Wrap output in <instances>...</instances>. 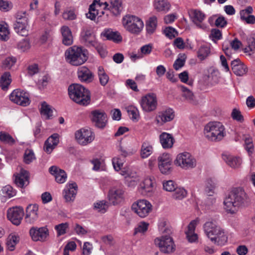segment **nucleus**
<instances>
[{
  "mask_svg": "<svg viewBox=\"0 0 255 255\" xmlns=\"http://www.w3.org/2000/svg\"><path fill=\"white\" fill-rule=\"evenodd\" d=\"M250 202L248 196L241 188L233 190L226 198L224 204L226 210L232 213H235L241 206L247 205Z\"/></svg>",
  "mask_w": 255,
  "mask_h": 255,
  "instance_id": "nucleus-1",
  "label": "nucleus"
},
{
  "mask_svg": "<svg viewBox=\"0 0 255 255\" xmlns=\"http://www.w3.org/2000/svg\"><path fill=\"white\" fill-rule=\"evenodd\" d=\"M203 230L207 237L215 245L224 246L228 241V236L225 230L215 221L205 222Z\"/></svg>",
  "mask_w": 255,
  "mask_h": 255,
  "instance_id": "nucleus-2",
  "label": "nucleus"
},
{
  "mask_svg": "<svg viewBox=\"0 0 255 255\" xmlns=\"http://www.w3.org/2000/svg\"><path fill=\"white\" fill-rule=\"evenodd\" d=\"M65 57L67 62L72 66H78L83 64L87 61L89 52L82 47L74 45L66 50Z\"/></svg>",
  "mask_w": 255,
  "mask_h": 255,
  "instance_id": "nucleus-3",
  "label": "nucleus"
},
{
  "mask_svg": "<svg viewBox=\"0 0 255 255\" xmlns=\"http://www.w3.org/2000/svg\"><path fill=\"white\" fill-rule=\"evenodd\" d=\"M68 94L72 100L80 105L87 106L90 102V91L80 84H73L70 85Z\"/></svg>",
  "mask_w": 255,
  "mask_h": 255,
  "instance_id": "nucleus-4",
  "label": "nucleus"
},
{
  "mask_svg": "<svg viewBox=\"0 0 255 255\" xmlns=\"http://www.w3.org/2000/svg\"><path fill=\"white\" fill-rule=\"evenodd\" d=\"M204 133L209 140L214 142L221 141L226 135L224 126L218 122H209L206 124Z\"/></svg>",
  "mask_w": 255,
  "mask_h": 255,
  "instance_id": "nucleus-5",
  "label": "nucleus"
},
{
  "mask_svg": "<svg viewBox=\"0 0 255 255\" xmlns=\"http://www.w3.org/2000/svg\"><path fill=\"white\" fill-rule=\"evenodd\" d=\"M122 23L127 31L134 34H139L144 26L143 22L139 17L129 14L123 17Z\"/></svg>",
  "mask_w": 255,
  "mask_h": 255,
  "instance_id": "nucleus-6",
  "label": "nucleus"
},
{
  "mask_svg": "<svg viewBox=\"0 0 255 255\" xmlns=\"http://www.w3.org/2000/svg\"><path fill=\"white\" fill-rule=\"evenodd\" d=\"M29 16L26 11H18L16 14V21L14 24L15 31L20 35L26 36L28 34Z\"/></svg>",
  "mask_w": 255,
  "mask_h": 255,
  "instance_id": "nucleus-7",
  "label": "nucleus"
},
{
  "mask_svg": "<svg viewBox=\"0 0 255 255\" xmlns=\"http://www.w3.org/2000/svg\"><path fill=\"white\" fill-rule=\"evenodd\" d=\"M154 244L161 252L165 254H170L175 250L173 240L169 235L161 236L155 238Z\"/></svg>",
  "mask_w": 255,
  "mask_h": 255,
  "instance_id": "nucleus-8",
  "label": "nucleus"
},
{
  "mask_svg": "<svg viewBox=\"0 0 255 255\" xmlns=\"http://www.w3.org/2000/svg\"><path fill=\"white\" fill-rule=\"evenodd\" d=\"M174 163L183 169H189L196 166V160L190 153L183 152L177 154Z\"/></svg>",
  "mask_w": 255,
  "mask_h": 255,
  "instance_id": "nucleus-9",
  "label": "nucleus"
},
{
  "mask_svg": "<svg viewBox=\"0 0 255 255\" xmlns=\"http://www.w3.org/2000/svg\"><path fill=\"white\" fill-rule=\"evenodd\" d=\"M108 6L107 2H102L100 0H94L89 6V11L86 14V17L91 20H95L97 16L98 18L101 17L105 14L102 7L106 9Z\"/></svg>",
  "mask_w": 255,
  "mask_h": 255,
  "instance_id": "nucleus-10",
  "label": "nucleus"
},
{
  "mask_svg": "<svg viewBox=\"0 0 255 255\" xmlns=\"http://www.w3.org/2000/svg\"><path fill=\"white\" fill-rule=\"evenodd\" d=\"M142 110L145 112L154 111L157 107V99L155 94L148 93L141 98L139 102Z\"/></svg>",
  "mask_w": 255,
  "mask_h": 255,
  "instance_id": "nucleus-11",
  "label": "nucleus"
},
{
  "mask_svg": "<svg viewBox=\"0 0 255 255\" xmlns=\"http://www.w3.org/2000/svg\"><path fill=\"white\" fill-rule=\"evenodd\" d=\"M9 98L12 102L21 106L26 107L30 103L29 93L22 90L17 89L13 90Z\"/></svg>",
  "mask_w": 255,
  "mask_h": 255,
  "instance_id": "nucleus-12",
  "label": "nucleus"
},
{
  "mask_svg": "<svg viewBox=\"0 0 255 255\" xmlns=\"http://www.w3.org/2000/svg\"><path fill=\"white\" fill-rule=\"evenodd\" d=\"M75 136L80 144L86 145L94 140L95 134L90 129L81 128L75 132Z\"/></svg>",
  "mask_w": 255,
  "mask_h": 255,
  "instance_id": "nucleus-13",
  "label": "nucleus"
},
{
  "mask_svg": "<svg viewBox=\"0 0 255 255\" xmlns=\"http://www.w3.org/2000/svg\"><path fill=\"white\" fill-rule=\"evenodd\" d=\"M132 209L140 217L144 218L151 211L152 205L147 200H139L132 204Z\"/></svg>",
  "mask_w": 255,
  "mask_h": 255,
  "instance_id": "nucleus-14",
  "label": "nucleus"
},
{
  "mask_svg": "<svg viewBox=\"0 0 255 255\" xmlns=\"http://www.w3.org/2000/svg\"><path fill=\"white\" fill-rule=\"evenodd\" d=\"M24 215L23 209L21 207H14L9 208L7 212V218L15 225H19Z\"/></svg>",
  "mask_w": 255,
  "mask_h": 255,
  "instance_id": "nucleus-15",
  "label": "nucleus"
},
{
  "mask_svg": "<svg viewBox=\"0 0 255 255\" xmlns=\"http://www.w3.org/2000/svg\"><path fill=\"white\" fill-rule=\"evenodd\" d=\"M158 166L160 171L164 174H168L171 171L172 160L169 154L163 153L158 157Z\"/></svg>",
  "mask_w": 255,
  "mask_h": 255,
  "instance_id": "nucleus-16",
  "label": "nucleus"
},
{
  "mask_svg": "<svg viewBox=\"0 0 255 255\" xmlns=\"http://www.w3.org/2000/svg\"><path fill=\"white\" fill-rule=\"evenodd\" d=\"M31 239L34 241H45L49 235L48 230L46 227H32L29 231Z\"/></svg>",
  "mask_w": 255,
  "mask_h": 255,
  "instance_id": "nucleus-17",
  "label": "nucleus"
},
{
  "mask_svg": "<svg viewBox=\"0 0 255 255\" xmlns=\"http://www.w3.org/2000/svg\"><path fill=\"white\" fill-rule=\"evenodd\" d=\"M91 120L96 127L104 128L107 122V115L103 111L95 110L91 113Z\"/></svg>",
  "mask_w": 255,
  "mask_h": 255,
  "instance_id": "nucleus-18",
  "label": "nucleus"
},
{
  "mask_svg": "<svg viewBox=\"0 0 255 255\" xmlns=\"http://www.w3.org/2000/svg\"><path fill=\"white\" fill-rule=\"evenodd\" d=\"M175 115L173 110L169 108L158 113L156 117L155 121L159 125H163L167 122L171 121L174 118Z\"/></svg>",
  "mask_w": 255,
  "mask_h": 255,
  "instance_id": "nucleus-19",
  "label": "nucleus"
},
{
  "mask_svg": "<svg viewBox=\"0 0 255 255\" xmlns=\"http://www.w3.org/2000/svg\"><path fill=\"white\" fill-rule=\"evenodd\" d=\"M154 189V182L151 177L144 178L139 184L138 191L143 195H148L152 193Z\"/></svg>",
  "mask_w": 255,
  "mask_h": 255,
  "instance_id": "nucleus-20",
  "label": "nucleus"
},
{
  "mask_svg": "<svg viewBox=\"0 0 255 255\" xmlns=\"http://www.w3.org/2000/svg\"><path fill=\"white\" fill-rule=\"evenodd\" d=\"M77 185L75 182L68 183L63 191V196L66 202L74 201L77 194Z\"/></svg>",
  "mask_w": 255,
  "mask_h": 255,
  "instance_id": "nucleus-21",
  "label": "nucleus"
},
{
  "mask_svg": "<svg viewBox=\"0 0 255 255\" xmlns=\"http://www.w3.org/2000/svg\"><path fill=\"white\" fill-rule=\"evenodd\" d=\"M14 181L15 184L19 187L23 188L29 184L28 172L21 169L18 173L14 174Z\"/></svg>",
  "mask_w": 255,
  "mask_h": 255,
  "instance_id": "nucleus-22",
  "label": "nucleus"
},
{
  "mask_svg": "<svg viewBox=\"0 0 255 255\" xmlns=\"http://www.w3.org/2000/svg\"><path fill=\"white\" fill-rule=\"evenodd\" d=\"M38 206L37 204H30L26 209L25 220L29 224L34 223L38 218Z\"/></svg>",
  "mask_w": 255,
  "mask_h": 255,
  "instance_id": "nucleus-23",
  "label": "nucleus"
},
{
  "mask_svg": "<svg viewBox=\"0 0 255 255\" xmlns=\"http://www.w3.org/2000/svg\"><path fill=\"white\" fill-rule=\"evenodd\" d=\"M193 22L199 28L204 29L206 28L205 24L202 23L205 18V14L201 10L192 9L190 12Z\"/></svg>",
  "mask_w": 255,
  "mask_h": 255,
  "instance_id": "nucleus-24",
  "label": "nucleus"
},
{
  "mask_svg": "<svg viewBox=\"0 0 255 255\" xmlns=\"http://www.w3.org/2000/svg\"><path fill=\"white\" fill-rule=\"evenodd\" d=\"M198 223L199 220L196 219L192 220L187 227V230L185 232V234L190 243L196 242L198 240V236L195 233V230Z\"/></svg>",
  "mask_w": 255,
  "mask_h": 255,
  "instance_id": "nucleus-25",
  "label": "nucleus"
},
{
  "mask_svg": "<svg viewBox=\"0 0 255 255\" xmlns=\"http://www.w3.org/2000/svg\"><path fill=\"white\" fill-rule=\"evenodd\" d=\"M124 191L120 188L114 187L109 193V199L113 204L116 205L121 202L123 199Z\"/></svg>",
  "mask_w": 255,
  "mask_h": 255,
  "instance_id": "nucleus-26",
  "label": "nucleus"
},
{
  "mask_svg": "<svg viewBox=\"0 0 255 255\" xmlns=\"http://www.w3.org/2000/svg\"><path fill=\"white\" fill-rule=\"evenodd\" d=\"M49 172L54 176L55 180L59 183H63L67 179V174L65 171L60 169L56 166H52L49 169Z\"/></svg>",
  "mask_w": 255,
  "mask_h": 255,
  "instance_id": "nucleus-27",
  "label": "nucleus"
},
{
  "mask_svg": "<svg viewBox=\"0 0 255 255\" xmlns=\"http://www.w3.org/2000/svg\"><path fill=\"white\" fill-rule=\"evenodd\" d=\"M77 75L79 79L81 82L89 83L92 81L94 78L92 72L85 66L78 68Z\"/></svg>",
  "mask_w": 255,
  "mask_h": 255,
  "instance_id": "nucleus-28",
  "label": "nucleus"
},
{
  "mask_svg": "<svg viewBox=\"0 0 255 255\" xmlns=\"http://www.w3.org/2000/svg\"><path fill=\"white\" fill-rule=\"evenodd\" d=\"M231 66L234 73L237 76H243L248 71L247 67L242 63L239 59L232 61Z\"/></svg>",
  "mask_w": 255,
  "mask_h": 255,
  "instance_id": "nucleus-29",
  "label": "nucleus"
},
{
  "mask_svg": "<svg viewBox=\"0 0 255 255\" xmlns=\"http://www.w3.org/2000/svg\"><path fill=\"white\" fill-rule=\"evenodd\" d=\"M59 142V135L54 133L49 136L45 141L44 146V150L48 153H50Z\"/></svg>",
  "mask_w": 255,
  "mask_h": 255,
  "instance_id": "nucleus-30",
  "label": "nucleus"
},
{
  "mask_svg": "<svg viewBox=\"0 0 255 255\" xmlns=\"http://www.w3.org/2000/svg\"><path fill=\"white\" fill-rule=\"evenodd\" d=\"M159 139L163 148L168 149L173 146L174 139L171 134L165 132H162L159 136Z\"/></svg>",
  "mask_w": 255,
  "mask_h": 255,
  "instance_id": "nucleus-31",
  "label": "nucleus"
},
{
  "mask_svg": "<svg viewBox=\"0 0 255 255\" xmlns=\"http://www.w3.org/2000/svg\"><path fill=\"white\" fill-rule=\"evenodd\" d=\"M101 35L105 37L108 40H112L115 42H121L122 40V37L118 31H114L112 29H105Z\"/></svg>",
  "mask_w": 255,
  "mask_h": 255,
  "instance_id": "nucleus-32",
  "label": "nucleus"
},
{
  "mask_svg": "<svg viewBox=\"0 0 255 255\" xmlns=\"http://www.w3.org/2000/svg\"><path fill=\"white\" fill-rule=\"evenodd\" d=\"M222 157L227 164L234 168L239 167L242 162V160L240 157L230 154H223Z\"/></svg>",
  "mask_w": 255,
  "mask_h": 255,
  "instance_id": "nucleus-33",
  "label": "nucleus"
},
{
  "mask_svg": "<svg viewBox=\"0 0 255 255\" xmlns=\"http://www.w3.org/2000/svg\"><path fill=\"white\" fill-rule=\"evenodd\" d=\"M63 37L62 42L65 45H70L73 43V36L70 28L67 26H63L61 29Z\"/></svg>",
  "mask_w": 255,
  "mask_h": 255,
  "instance_id": "nucleus-34",
  "label": "nucleus"
},
{
  "mask_svg": "<svg viewBox=\"0 0 255 255\" xmlns=\"http://www.w3.org/2000/svg\"><path fill=\"white\" fill-rule=\"evenodd\" d=\"M208 22L211 25H214L219 27H224L227 24V21L224 16H218L216 15H214L210 17L208 19Z\"/></svg>",
  "mask_w": 255,
  "mask_h": 255,
  "instance_id": "nucleus-35",
  "label": "nucleus"
},
{
  "mask_svg": "<svg viewBox=\"0 0 255 255\" xmlns=\"http://www.w3.org/2000/svg\"><path fill=\"white\" fill-rule=\"evenodd\" d=\"M153 5L157 11L164 13L168 11L170 8V4L167 0H154Z\"/></svg>",
  "mask_w": 255,
  "mask_h": 255,
  "instance_id": "nucleus-36",
  "label": "nucleus"
},
{
  "mask_svg": "<svg viewBox=\"0 0 255 255\" xmlns=\"http://www.w3.org/2000/svg\"><path fill=\"white\" fill-rule=\"evenodd\" d=\"M11 82V79L10 73L6 72L1 75L0 78V87L2 90L6 91Z\"/></svg>",
  "mask_w": 255,
  "mask_h": 255,
  "instance_id": "nucleus-37",
  "label": "nucleus"
},
{
  "mask_svg": "<svg viewBox=\"0 0 255 255\" xmlns=\"http://www.w3.org/2000/svg\"><path fill=\"white\" fill-rule=\"evenodd\" d=\"M153 152V147L149 142H144L140 149V156L142 158H147Z\"/></svg>",
  "mask_w": 255,
  "mask_h": 255,
  "instance_id": "nucleus-38",
  "label": "nucleus"
},
{
  "mask_svg": "<svg viewBox=\"0 0 255 255\" xmlns=\"http://www.w3.org/2000/svg\"><path fill=\"white\" fill-rule=\"evenodd\" d=\"M179 88L182 92V96L188 102L193 103L195 97L193 92L184 86H180Z\"/></svg>",
  "mask_w": 255,
  "mask_h": 255,
  "instance_id": "nucleus-39",
  "label": "nucleus"
},
{
  "mask_svg": "<svg viewBox=\"0 0 255 255\" xmlns=\"http://www.w3.org/2000/svg\"><path fill=\"white\" fill-rule=\"evenodd\" d=\"M110 11L115 15L120 14L123 9L120 0H111Z\"/></svg>",
  "mask_w": 255,
  "mask_h": 255,
  "instance_id": "nucleus-40",
  "label": "nucleus"
},
{
  "mask_svg": "<svg viewBox=\"0 0 255 255\" xmlns=\"http://www.w3.org/2000/svg\"><path fill=\"white\" fill-rule=\"evenodd\" d=\"M40 113L45 119H49L52 116L53 111L51 107L44 102L41 104Z\"/></svg>",
  "mask_w": 255,
  "mask_h": 255,
  "instance_id": "nucleus-41",
  "label": "nucleus"
},
{
  "mask_svg": "<svg viewBox=\"0 0 255 255\" xmlns=\"http://www.w3.org/2000/svg\"><path fill=\"white\" fill-rule=\"evenodd\" d=\"M31 47L30 41L28 39L24 38L19 41L16 44V48L22 52L28 51Z\"/></svg>",
  "mask_w": 255,
  "mask_h": 255,
  "instance_id": "nucleus-42",
  "label": "nucleus"
},
{
  "mask_svg": "<svg viewBox=\"0 0 255 255\" xmlns=\"http://www.w3.org/2000/svg\"><path fill=\"white\" fill-rule=\"evenodd\" d=\"M98 75L100 84L102 86H105L109 80V77L105 72L102 66H99L98 68Z\"/></svg>",
  "mask_w": 255,
  "mask_h": 255,
  "instance_id": "nucleus-43",
  "label": "nucleus"
},
{
  "mask_svg": "<svg viewBox=\"0 0 255 255\" xmlns=\"http://www.w3.org/2000/svg\"><path fill=\"white\" fill-rule=\"evenodd\" d=\"M157 26V18L155 16L151 17L146 23V29L148 34H152Z\"/></svg>",
  "mask_w": 255,
  "mask_h": 255,
  "instance_id": "nucleus-44",
  "label": "nucleus"
},
{
  "mask_svg": "<svg viewBox=\"0 0 255 255\" xmlns=\"http://www.w3.org/2000/svg\"><path fill=\"white\" fill-rule=\"evenodd\" d=\"M220 72L218 70L212 69L208 75V80L212 84L216 85L220 81Z\"/></svg>",
  "mask_w": 255,
  "mask_h": 255,
  "instance_id": "nucleus-45",
  "label": "nucleus"
},
{
  "mask_svg": "<svg viewBox=\"0 0 255 255\" xmlns=\"http://www.w3.org/2000/svg\"><path fill=\"white\" fill-rule=\"evenodd\" d=\"M19 242V238L15 235H9L7 239L6 246L9 251H13L15 245Z\"/></svg>",
  "mask_w": 255,
  "mask_h": 255,
  "instance_id": "nucleus-46",
  "label": "nucleus"
},
{
  "mask_svg": "<svg viewBox=\"0 0 255 255\" xmlns=\"http://www.w3.org/2000/svg\"><path fill=\"white\" fill-rule=\"evenodd\" d=\"M127 113L132 120H138L139 118L138 110L134 106L130 105L126 108Z\"/></svg>",
  "mask_w": 255,
  "mask_h": 255,
  "instance_id": "nucleus-47",
  "label": "nucleus"
},
{
  "mask_svg": "<svg viewBox=\"0 0 255 255\" xmlns=\"http://www.w3.org/2000/svg\"><path fill=\"white\" fill-rule=\"evenodd\" d=\"M215 182L211 179L207 180L205 184V191L208 196H212L215 193Z\"/></svg>",
  "mask_w": 255,
  "mask_h": 255,
  "instance_id": "nucleus-48",
  "label": "nucleus"
},
{
  "mask_svg": "<svg viewBox=\"0 0 255 255\" xmlns=\"http://www.w3.org/2000/svg\"><path fill=\"white\" fill-rule=\"evenodd\" d=\"M0 140L6 144L12 145L15 143V140L8 133L4 131L0 132Z\"/></svg>",
  "mask_w": 255,
  "mask_h": 255,
  "instance_id": "nucleus-49",
  "label": "nucleus"
},
{
  "mask_svg": "<svg viewBox=\"0 0 255 255\" xmlns=\"http://www.w3.org/2000/svg\"><path fill=\"white\" fill-rule=\"evenodd\" d=\"M36 158L33 151L30 149H26L23 155V161L26 164H29Z\"/></svg>",
  "mask_w": 255,
  "mask_h": 255,
  "instance_id": "nucleus-50",
  "label": "nucleus"
},
{
  "mask_svg": "<svg viewBox=\"0 0 255 255\" xmlns=\"http://www.w3.org/2000/svg\"><path fill=\"white\" fill-rule=\"evenodd\" d=\"M9 30L8 25L5 23H0V39L7 40L8 38Z\"/></svg>",
  "mask_w": 255,
  "mask_h": 255,
  "instance_id": "nucleus-51",
  "label": "nucleus"
},
{
  "mask_svg": "<svg viewBox=\"0 0 255 255\" xmlns=\"http://www.w3.org/2000/svg\"><path fill=\"white\" fill-rule=\"evenodd\" d=\"M172 195L173 198L175 199L181 200L186 197L187 192L186 190L181 187H176V189L174 191Z\"/></svg>",
  "mask_w": 255,
  "mask_h": 255,
  "instance_id": "nucleus-52",
  "label": "nucleus"
},
{
  "mask_svg": "<svg viewBox=\"0 0 255 255\" xmlns=\"http://www.w3.org/2000/svg\"><path fill=\"white\" fill-rule=\"evenodd\" d=\"M17 59L13 56H9L2 62V66L5 69H10L16 62Z\"/></svg>",
  "mask_w": 255,
  "mask_h": 255,
  "instance_id": "nucleus-53",
  "label": "nucleus"
},
{
  "mask_svg": "<svg viewBox=\"0 0 255 255\" xmlns=\"http://www.w3.org/2000/svg\"><path fill=\"white\" fill-rule=\"evenodd\" d=\"M2 194L6 197L11 198L16 195V191L12 186L7 185L3 187L1 190Z\"/></svg>",
  "mask_w": 255,
  "mask_h": 255,
  "instance_id": "nucleus-54",
  "label": "nucleus"
},
{
  "mask_svg": "<svg viewBox=\"0 0 255 255\" xmlns=\"http://www.w3.org/2000/svg\"><path fill=\"white\" fill-rule=\"evenodd\" d=\"M210 52V51L209 47L204 45L202 46L199 49L198 57L200 60H203L209 55Z\"/></svg>",
  "mask_w": 255,
  "mask_h": 255,
  "instance_id": "nucleus-55",
  "label": "nucleus"
},
{
  "mask_svg": "<svg viewBox=\"0 0 255 255\" xmlns=\"http://www.w3.org/2000/svg\"><path fill=\"white\" fill-rule=\"evenodd\" d=\"M108 208L107 202L105 201H99L94 204V208L98 212L105 213Z\"/></svg>",
  "mask_w": 255,
  "mask_h": 255,
  "instance_id": "nucleus-56",
  "label": "nucleus"
},
{
  "mask_svg": "<svg viewBox=\"0 0 255 255\" xmlns=\"http://www.w3.org/2000/svg\"><path fill=\"white\" fill-rule=\"evenodd\" d=\"M176 187L177 185L172 180H168L163 182V189L166 191L172 192L176 189Z\"/></svg>",
  "mask_w": 255,
  "mask_h": 255,
  "instance_id": "nucleus-57",
  "label": "nucleus"
},
{
  "mask_svg": "<svg viewBox=\"0 0 255 255\" xmlns=\"http://www.w3.org/2000/svg\"><path fill=\"white\" fill-rule=\"evenodd\" d=\"M186 57L185 55H181L174 62L173 67L176 70L182 68L185 64Z\"/></svg>",
  "mask_w": 255,
  "mask_h": 255,
  "instance_id": "nucleus-58",
  "label": "nucleus"
},
{
  "mask_svg": "<svg viewBox=\"0 0 255 255\" xmlns=\"http://www.w3.org/2000/svg\"><path fill=\"white\" fill-rule=\"evenodd\" d=\"M149 224L144 222H140L138 224L137 227L134 229V234L135 235L138 233H144L148 229Z\"/></svg>",
  "mask_w": 255,
  "mask_h": 255,
  "instance_id": "nucleus-59",
  "label": "nucleus"
},
{
  "mask_svg": "<svg viewBox=\"0 0 255 255\" xmlns=\"http://www.w3.org/2000/svg\"><path fill=\"white\" fill-rule=\"evenodd\" d=\"M83 40L87 45H94L95 43V38L89 32H87L83 36Z\"/></svg>",
  "mask_w": 255,
  "mask_h": 255,
  "instance_id": "nucleus-60",
  "label": "nucleus"
},
{
  "mask_svg": "<svg viewBox=\"0 0 255 255\" xmlns=\"http://www.w3.org/2000/svg\"><path fill=\"white\" fill-rule=\"evenodd\" d=\"M253 12V7L251 6H248L246 8L241 10V19L244 21L248 16H249Z\"/></svg>",
  "mask_w": 255,
  "mask_h": 255,
  "instance_id": "nucleus-61",
  "label": "nucleus"
},
{
  "mask_svg": "<svg viewBox=\"0 0 255 255\" xmlns=\"http://www.w3.org/2000/svg\"><path fill=\"white\" fill-rule=\"evenodd\" d=\"M68 227V224L67 223H62L56 225L55 229L57 231L58 236H61L65 234Z\"/></svg>",
  "mask_w": 255,
  "mask_h": 255,
  "instance_id": "nucleus-62",
  "label": "nucleus"
},
{
  "mask_svg": "<svg viewBox=\"0 0 255 255\" xmlns=\"http://www.w3.org/2000/svg\"><path fill=\"white\" fill-rule=\"evenodd\" d=\"M152 50V46L151 44H146L140 48V53L141 54L142 57L144 55H147L149 54Z\"/></svg>",
  "mask_w": 255,
  "mask_h": 255,
  "instance_id": "nucleus-63",
  "label": "nucleus"
},
{
  "mask_svg": "<svg viewBox=\"0 0 255 255\" xmlns=\"http://www.w3.org/2000/svg\"><path fill=\"white\" fill-rule=\"evenodd\" d=\"M231 116L234 120L238 122L242 123L244 120V117L242 115L240 111L236 109L233 110Z\"/></svg>",
  "mask_w": 255,
  "mask_h": 255,
  "instance_id": "nucleus-64",
  "label": "nucleus"
}]
</instances>
